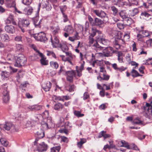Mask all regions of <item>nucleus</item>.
Listing matches in <instances>:
<instances>
[{
    "instance_id": "nucleus-1",
    "label": "nucleus",
    "mask_w": 152,
    "mask_h": 152,
    "mask_svg": "<svg viewBox=\"0 0 152 152\" xmlns=\"http://www.w3.org/2000/svg\"><path fill=\"white\" fill-rule=\"evenodd\" d=\"M65 74L66 76L67 80L70 83L73 82L74 77L76 78L77 76L80 77L82 75L81 72L78 70H77V71L73 70L68 71L65 72Z\"/></svg>"
},
{
    "instance_id": "nucleus-2",
    "label": "nucleus",
    "mask_w": 152,
    "mask_h": 152,
    "mask_svg": "<svg viewBox=\"0 0 152 152\" xmlns=\"http://www.w3.org/2000/svg\"><path fill=\"white\" fill-rule=\"evenodd\" d=\"M27 59L23 54H20L15 57L14 66H15L20 67L24 65L26 62Z\"/></svg>"
},
{
    "instance_id": "nucleus-3",
    "label": "nucleus",
    "mask_w": 152,
    "mask_h": 152,
    "mask_svg": "<svg viewBox=\"0 0 152 152\" xmlns=\"http://www.w3.org/2000/svg\"><path fill=\"white\" fill-rule=\"evenodd\" d=\"M93 12L97 16L103 20L105 23L107 22L109 20L108 15L105 12L102 10H93Z\"/></svg>"
},
{
    "instance_id": "nucleus-4",
    "label": "nucleus",
    "mask_w": 152,
    "mask_h": 152,
    "mask_svg": "<svg viewBox=\"0 0 152 152\" xmlns=\"http://www.w3.org/2000/svg\"><path fill=\"white\" fill-rule=\"evenodd\" d=\"M18 26L21 28L22 31L24 32L25 31V28H27L28 30H31L32 28L30 24L29 21L26 20L22 19L19 21L18 23Z\"/></svg>"
},
{
    "instance_id": "nucleus-5",
    "label": "nucleus",
    "mask_w": 152,
    "mask_h": 152,
    "mask_svg": "<svg viewBox=\"0 0 152 152\" xmlns=\"http://www.w3.org/2000/svg\"><path fill=\"white\" fill-rule=\"evenodd\" d=\"M96 39V41L93 38V37L89 36V42L90 45L93 44L94 42H95L92 45V48L93 49L96 51V52H99L100 50L102 49L103 47L97 43Z\"/></svg>"
},
{
    "instance_id": "nucleus-6",
    "label": "nucleus",
    "mask_w": 152,
    "mask_h": 152,
    "mask_svg": "<svg viewBox=\"0 0 152 152\" xmlns=\"http://www.w3.org/2000/svg\"><path fill=\"white\" fill-rule=\"evenodd\" d=\"M34 38L37 40L46 42H47L48 39L46 37V34L44 32H40L34 36Z\"/></svg>"
},
{
    "instance_id": "nucleus-7",
    "label": "nucleus",
    "mask_w": 152,
    "mask_h": 152,
    "mask_svg": "<svg viewBox=\"0 0 152 152\" xmlns=\"http://www.w3.org/2000/svg\"><path fill=\"white\" fill-rule=\"evenodd\" d=\"M100 72L103 73V77L102 78L100 75H99L97 77L98 80L100 81H102V80H108L109 79L110 76L106 74V72L104 66H101L100 67Z\"/></svg>"
},
{
    "instance_id": "nucleus-8",
    "label": "nucleus",
    "mask_w": 152,
    "mask_h": 152,
    "mask_svg": "<svg viewBox=\"0 0 152 152\" xmlns=\"http://www.w3.org/2000/svg\"><path fill=\"white\" fill-rule=\"evenodd\" d=\"M113 48L111 47H107L103 50L104 55L105 56L109 57L112 56L113 53H115Z\"/></svg>"
},
{
    "instance_id": "nucleus-9",
    "label": "nucleus",
    "mask_w": 152,
    "mask_h": 152,
    "mask_svg": "<svg viewBox=\"0 0 152 152\" xmlns=\"http://www.w3.org/2000/svg\"><path fill=\"white\" fill-rule=\"evenodd\" d=\"M41 126L44 129L47 130L48 128L53 127L54 126V124L52 122L50 119H48L47 122H42L41 123Z\"/></svg>"
},
{
    "instance_id": "nucleus-10",
    "label": "nucleus",
    "mask_w": 152,
    "mask_h": 152,
    "mask_svg": "<svg viewBox=\"0 0 152 152\" xmlns=\"http://www.w3.org/2000/svg\"><path fill=\"white\" fill-rule=\"evenodd\" d=\"M105 36L103 34L102 35L97 36L96 37L97 42L103 45H106L108 43L109 41L108 40L105 39Z\"/></svg>"
},
{
    "instance_id": "nucleus-11",
    "label": "nucleus",
    "mask_w": 152,
    "mask_h": 152,
    "mask_svg": "<svg viewBox=\"0 0 152 152\" xmlns=\"http://www.w3.org/2000/svg\"><path fill=\"white\" fill-rule=\"evenodd\" d=\"M4 128L7 130H9L10 129L13 132L18 131L17 128L14 125H12L11 122H7L4 125Z\"/></svg>"
},
{
    "instance_id": "nucleus-12",
    "label": "nucleus",
    "mask_w": 152,
    "mask_h": 152,
    "mask_svg": "<svg viewBox=\"0 0 152 152\" xmlns=\"http://www.w3.org/2000/svg\"><path fill=\"white\" fill-rule=\"evenodd\" d=\"M124 42L122 39L116 38L115 39L114 41L113 42L114 46L117 49H119L121 44H124Z\"/></svg>"
},
{
    "instance_id": "nucleus-13",
    "label": "nucleus",
    "mask_w": 152,
    "mask_h": 152,
    "mask_svg": "<svg viewBox=\"0 0 152 152\" xmlns=\"http://www.w3.org/2000/svg\"><path fill=\"white\" fill-rule=\"evenodd\" d=\"M50 29L53 36H56L60 31V28L58 24H54L50 27Z\"/></svg>"
},
{
    "instance_id": "nucleus-14",
    "label": "nucleus",
    "mask_w": 152,
    "mask_h": 152,
    "mask_svg": "<svg viewBox=\"0 0 152 152\" xmlns=\"http://www.w3.org/2000/svg\"><path fill=\"white\" fill-rule=\"evenodd\" d=\"M53 39L52 36L50 38V40L52 43V45L53 47L55 48H57L59 45V40L58 37L56 36H53Z\"/></svg>"
},
{
    "instance_id": "nucleus-15",
    "label": "nucleus",
    "mask_w": 152,
    "mask_h": 152,
    "mask_svg": "<svg viewBox=\"0 0 152 152\" xmlns=\"http://www.w3.org/2000/svg\"><path fill=\"white\" fill-rule=\"evenodd\" d=\"M105 22L103 20L97 18H94V24L93 26H96L99 28H102L104 26V23Z\"/></svg>"
},
{
    "instance_id": "nucleus-16",
    "label": "nucleus",
    "mask_w": 152,
    "mask_h": 152,
    "mask_svg": "<svg viewBox=\"0 0 152 152\" xmlns=\"http://www.w3.org/2000/svg\"><path fill=\"white\" fill-rule=\"evenodd\" d=\"M48 148V145L44 142L39 144L38 145L37 150L39 152H42L46 151Z\"/></svg>"
},
{
    "instance_id": "nucleus-17",
    "label": "nucleus",
    "mask_w": 152,
    "mask_h": 152,
    "mask_svg": "<svg viewBox=\"0 0 152 152\" xmlns=\"http://www.w3.org/2000/svg\"><path fill=\"white\" fill-rule=\"evenodd\" d=\"M96 34H98L97 36H101L102 35V32L96 29V28L93 27L91 28V32L90 33L89 36L94 37Z\"/></svg>"
},
{
    "instance_id": "nucleus-18",
    "label": "nucleus",
    "mask_w": 152,
    "mask_h": 152,
    "mask_svg": "<svg viewBox=\"0 0 152 152\" xmlns=\"http://www.w3.org/2000/svg\"><path fill=\"white\" fill-rule=\"evenodd\" d=\"M52 84L50 82H47L44 83L42 85V87L44 90L45 91H49L51 88Z\"/></svg>"
},
{
    "instance_id": "nucleus-19",
    "label": "nucleus",
    "mask_w": 152,
    "mask_h": 152,
    "mask_svg": "<svg viewBox=\"0 0 152 152\" xmlns=\"http://www.w3.org/2000/svg\"><path fill=\"white\" fill-rule=\"evenodd\" d=\"M5 29L7 32L13 34L15 32V29L13 26L12 25H7L5 27Z\"/></svg>"
},
{
    "instance_id": "nucleus-20",
    "label": "nucleus",
    "mask_w": 152,
    "mask_h": 152,
    "mask_svg": "<svg viewBox=\"0 0 152 152\" xmlns=\"http://www.w3.org/2000/svg\"><path fill=\"white\" fill-rule=\"evenodd\" d=\"M132 123L133 124L141 125L143 124V121L140 118L137 117L133 120Z\"/></svg>"
},
{
    "instance_id": "nucleus-21",
    "label": "nucleus",
    "mask_w": 152,
    "mask_h": 152,
    "mask_svg": "<svg viewBox=\"0 0 152 152\" xmlns=\"http://www.w3.org/2000/svg\"><path fill=\"white\" fill-rule=\"evenodd\" d=\"M57 48H61V50L64 52L67 51L68 50V48L67 45L63 42H61Z\"/></svg>"
},
{
    "instance_id": "nucleus-22",
    "label": "nucleus",
    "mask_w": 152,
    "mask_h": 152,
    "mask_svg": "<svg viewBox=\"0 0 152 152\" xmlns=\"http://www.w3.org/2000/svg\"><path fill=\"white\" fill-rule=\"evenodd\" d=\"M27 108L31 110H38L42 108V106L40 105H36L29 106Z\"/></svg>"
},
{
    "instance_id": "nucleus-23",
    "label": "nucleus",
    "mask_w": 152,
    "mask_h": 152,
    "mask_svg": "<svg viewBox=\"0 0 152 152\" xmlns=\"http://www.w3.org/2000/svg\"><path fill=\"white\" fill-rule=\"evenodd\" d=\"M64 30L69 34H72L74 31V29L71 25H68L66 26Z\"/></svg>"
},
{
    "instance_id": "nucleus-24",
    "label": "nucleus",
    "mask_w": 152,
    "mask_h": 152,
    "mask_svg": "<svg viewBox=\"0 0 152 152\" xmlns=\"http://www.w3.org/2000/svg\"><path fill=\"white\" fill-rule=\"evenodd\" d=\"M7 24L12 23L14 25H16V23L14 20V17L13 16L10 15L9 16L7 19L6 20Z\"/></svg>"
},
{
    "instance_id": "nucleus-25",
    "label": "nucleus",
    "mask_w": 152,
    "mask_h": 152,
    "mask_svg": "<svg viewBox=\"0 0 152 152\" xmlns=\"http://www.w3.org/2000/svg\"><path fill=\"white\" fill-rule=\"evenodd\" d=\"M112 67L116 70L118 71L121 72L125 71L127 69L126 67H124L122 66L120 67H118L116 64L114 63L112 64Z\"/></svg>"
},
{
    "instance_id": "nucleus-26",
    "label": "nucleus",
    "mask_w": 152,
    "mask_h": 152,
    "mask_svg": "<svg viewBox=\"0 0 152 152\" xmlns=\"http://www.w3.org/2000/svg\"><path fill=\"white\" fill-rule=\"evenodd\" d=\"M33 9L31 7L28 6L23 10V13L28 15H30L33 12Z\"/></svg>"
},
{
    "instance_id": "nucleus-27",
    "label": "nucleus",
    "mask_w": 152,
    "mask_h": 152,
    "mask_svg": "<svg viewBox=\"0 0 152 152\" xmlns=\"http://www.w3.org/2000/svg\"><path fill=\"white\" fill-rule=\"evenodd\" d=\"M138 13V9L137 8H134L129 11L128 14L130 16L133 17Z\"/></svg>"
},
{
    "instance_id": "nucleus-28",
    "label": "nucleus",
    "mask_w": 152,
    "mask_h": 152,
    "mask_svg": "<svg viewBox=\"0 0 152 152\" xmlns=\"http://www.w3.org/2000/svg\"><path fill=\"white\" fill-rule=\"evenodd\" d=\"M110 10L111 11V13L114 16H116L119 14L118 9L114 6H112L110 7Z\"/></svg>"
},
{
    "instance_id": "nucleus-29",
    "label": "nucleus",
    "mask_w": 152,
    "mask_h": 152,
    "mask_svg": "<svg viewBox=\"0 0 152 152\" xmlns=\"http://www.w3.org/2000/svg\"><path fill=\"white\" fill-rule=\"evenodd\" d=\"M141 15L143 18L147 20H149L151 18V16L146 12H142Z\"/></svg>"
},
{
    "instance_id": "nucleus-30",
    "label": "nucleus",
    "mask_w": 152,
    "mask_h": 152,
    "mask_svg": "<svg viewBox=\"0 0 152 152\" xmlns=\"http://www.w3.org/2000/svg\"><path fill=\"white\" fill-rule=\"evenodd\" d=\"M147 2H144L143 5L146 8H152V0H147Z\"/></svg>"
},
{
    "instance_id": "nucleus-31",
    "label": "nucleus",
    "mask_w": 152,
    "mask_h": 152,
    "mask_svg": "<svg viewBox=\"0 0 152 152\" xmlns=\"http://www.w3.org/2000/svg\"><path fill=\"white\" fill-rule=\"evenodd\" d=\"M120 16L124 19H125L128 17V14L126 11L124 10H121L119 12Z\"/></svg>"
},
{
    "instance_id": "nucleus-32",
    "label": "nucleus",
    "mask_w": 152,
    "mask_h": 152,
    "mask_svg": "<svg viewBox=\"0 0 152 152\" xmlns=\"http://www.w3.org/2000/svg\"><path fill=\"white\" fill-rule=\"evenodd\" d=\"M2 79L4 80L7 79L9 76V72L4 71L2 72L1 74Z\"/></svg>"
},
{
    "instance_id": "nucleus-33",
    "label": "nucleus",
    "mask_w": 152,
    "mask_h": 152,
    "mask_svg": "<svg viewBox=\"0 0 152 152\" xmlns=\"http://www.w3.org/2000/svg\"><path fill=\"white\" fill-rule=\"evenodd\" d=\"M64 107V105L60 103L56 104L54 106V109L56 110H62Z\"/></svg>"
},
{
    "instance_id": "nucleus-34",
    "label": "nucleus",
    "mask_w": 152,
    "mask_h": 152,
    "mask_svg": "<svg viewBox=\"0 0 152 152\" xmlns=\"http://www.w3.org/2000/svg\"><path fill=\"white\" fill-rule=\"evenodd\" d=\"M38 138L41 139L43 138L45 135L44 132L43 130L40 129L37 132Z\"/></svg>"
},
{
    "instance_id": "nucleus-35",
    "label": "nucleus",
    "mask_w": 152,
    "mask_h": 152,
    "mask_svg": "<svg viewBox=\"0 0 152 152\" xmlns=\"http://www.w3.org/2000/svg\"><path fill=\"white\" fill-rule=\"evenodd\" d=\"M124 22L126 25L129 26L132 23L133 21L132 18L128 17L124 20Z\"/></svg>"
},
{
    "instance_id": "nucleus-36",
    "label": "nucleus",
    "mask_w": 152,
    "mask_h": 152,
    "mask_svg": "<svg viewBox=\"0 0 152 152\" xmlns=\"http://www.w3.org/2000/svg\"><path fill=\"white\" fill-rule=\"evenodd\" d=\"M0 37L2 41H6L9 39V37L7 34L5 33H0Z\"/></svg>"
},
{
    "instance_id": "nucleus-37",
    "label": "nucleus",
    "mask_w": 152,
    "mask_h": 152,
    "mask_svg": "<svg viewBox=\"0 0 152 152\" xmlns=\"http://www.w3.org/2000/svg\"><path fill=\"white\" fill-rule=\"evenodd\" d=\"M41 59H40V62L42 65H46L48 64V61L46 60V58L45 57L44 55L41 56Z\"/></svg>"
},
{
    "instance_id": "nucleus-38",
    "label": "nucleus",
    "mask_w": 152,
    "mask_h": 152,
    "mask_svg": "<svg viewBox=\"0 0 152 152\" xmlns=\"http://www.w3.org/2000/svg\"><path fill=\"white\" fill-rule=\"evenodd\" d=\"M50 66L53 68L57 69L59 65L56 61H51L50 62Z\"/></svg>"
},
{
    "instance_id": "nucleus-39",
    "label": "nucleus",
    "mask_w": 152,
    "mask_h": 152,
    "mask_svg": "<svg viewBox=\"0 0 152 152\" xmlns=\"http://www.w3.org/2000/svg\"><path fill=\"white\" fill-rule=\"evenodd\" d=\"M16 50L18 51L22 52L24 50L23 46L21 44H17L16 45Z\"/></svg>"
},
{
    "instance_id": "nucleus-40",
    "label": "nucleus",
    "mask_w": 152,
    "mask_h": 152,
    "mask_svg": "<svg viewBox=\"0 0 152 152\" xmlns=\"http://www.w3.org/2000/svg\"><path fill=\"white\" fill-rule=\"evenodd\" d=\"M86 142V140L84 138L81 139L80 142H77V145L80 148H81L83 145Z\"/></svg>"
},
{
    "instance_id": "nucleus-41",
    "label": "nucleus",
    "mask_w": 152,
    "mask_h": 152,
    "mask_svg": "<svg viewBox=\"0 0 152 152\" xmlns=\"http://www.w3.org/2000/svg\"><path fill=\"white\" fill-rule=\"evenodd\" d=\"M1 135L0 132V142L3 145L7 146L8 145V142L5 139L1 138Z\"/></svg>"
},
{
    "instance_id": "nucleus-42",
    "label": "nucleus",
    "mask_w": 152,
    "mask_h": 152,
    "mask_svg": "<svg viewBox=\"0 0 152 152\" xmlns=\"http://www.w3.org/2000/svg\"><path fill=\"white\" fill-rule=\"evenodd\" d=\"M152 103V101L150 103H146V106L144 107V110L146 111L147 110L149 111V110L151 109L152 108V106L151 105Z\"/></svg>"
},
{
    "instance_id": "nucleus-43",
    "label": "nucleus",
    "mask_w": 152,
    "mask_h": 152,
    "mask_svg": "<svg viewBox=\"0 0 152 152\" xmlns=\"http://www.w3.org/2000/svg\"><path fill=\"white\" fill-rule=\"evenodd\" d=\"M131 73H132V77H137V76H142V75H141L138 72L135 70L134 69H133L131 71Z\"/></svg>"
},
{
    "instance_id": "nucleus-44",
    "label": "nucleus",
    "mask_w": 152,
    "mask_h": 152,
    "mask_svg": "<svg viewBox=\"0 0 152 152\" xmlns=\"http://www.w3.org/2000/svg\"><path fill=\"white\" fill-rule=\"evenodd\" d=\"M66 72L64 69V67L63 66H60V69L58 72L57 73L58 75H60L61 74L63 75H66L65 74V72Z\"/></svg>"
},
{
    "instance_id": "nucleus-45",
    "label": "nucleus",
    "mask_w": 152,
    "mask_h": 152,
    "mask_svg": "<svg viewBox=\"0 0 152 152\" xmlns=\"http://www.w3.org/2000/svg\"><path fill=\"white\" fill-rule=\"evenodd\" d=\"M123 53L121 52H118V60L119 62L122 63L123 62Z\"/></svg>"
},
{
    "instance_id": "nucleus-46",
    "label": "nucleus",
    "mask_w": 152,
    "mask_h": 152,
    "mask_svg": "<svg viewBox=\"0 0 152 152\" xmlns=\"http://www.w3.org/2000/svg\"><path fill=\"white\" fill-rule=\"evenodd\" d=\"M16 56H14V55L11 54H8L7 55L6 58L7 60L14 61H15V57Z\"/></svg>"
},
{
    "instance_id": "nucleus-47",
    "label": "nucleus",
    "mask_w": 152,
    "mask_h": 152,
    "mask_svg": "<svg viewBox=\"0 0 152 152\" xmlns=\"http://www.w3.org/2000/svg\"><path fill=\"white\" fill-rule=\"evenodd\" d=\"M121 145H120L121 147H124L127 148L128 149L129 148V146L128 145L127 142L124 140H122L121 141Z\"/></svg>"
},
{
    "instance_id": "nucleus-48",
    "label": "nucleus",
    "mask_w": 152,
    "mask_h": 152,
    "mask_svg": "<svg viewBox=\"0 0 152 152\" xmlns=\"http://www.w3.org/2000/svg\"><path fill=\"white\" fill-rule=\"evenodd\" d=\"M4 87L3 88L4 90L3 92V96H6L7 95V96H9L8 92L7 90V84L4 85Z\"/></svg>"
},
{
    "instance_id": "nucleus-49",
    "label": "nucleus",
    "mask_w": 152,
    "mask_h": 152,
    "mask_svg": "<svg viewBox=\"0 0 152 152\" xmlns=\"http://www.w3.org/2000/svg\"><path fill=\"white\" fill-rule=\"evenodd\" d=\"M24 74V72L22 70H19L17 76V79H19L20 78L23 77V76Z\"/></svg>"
},
{
    "instance_id": "nucleus-50",
    "label": "nucleus",
    "mask_w": 152,
    "mask_h": 152,
    "mask_svg": "<svg viewBox=\"0 0 152 152\" xmlns=\"http://www.w3.org/2000/svg\"><path fill=\"white\" fill-rule=\"evenodd\" d=\"M118 4L121 7L123 6L124 5L127 6L128 4L127 2L124 1L123 0H119Z\"/></svg>"
},
{
    "instance_id": "nucleus-51",
    "label": "nucleus",
    "mask_w": 152,
    "mask_h": 152,
    "mask_svg": "<svg viewBox=\"0 0 152 152\" xmlns=\"http://www.w3.org/2000/svg\"><path fill=\"white\" fill-rule=\"evenodd\" d=\"M60 149L61 147L60 146L54 147L51 148L50 152H56V150L58 152H59Z\"/></svg>"
},
{
    "instance_id": "nucleus-52",
    "label": "nucleus",
    "mask_w": 152,
    "mask_h": 152,
    "mask_svg": "<svg viewBox=\"0 0 152 152\" xmlns=\"http://www.w3.org/2000/svg\"><path fill=\"white\" fill-rule=\"evenodd\" d=\"M53 100L57 101H63V99H62V96H57L56 95H54L53 96Z\"/></svg>"
},
{
    "instance_id": "nucleus-53",
    "label": "nucleus",
    "mask_w": 152,
    "mask_h": 152,
    "mask_svg": "<svg viewBox=\"0 0 152 152\" xmlns=\"http://www.w3.org/2000/svg\"><path fill=\"white\" fill-rule=\"evenodd\" d=\"M142 33L144 35V37H148L151 34H152V33L151 32H149L148 31L146 30H143L142 31Z\"/></svg>"
},
{
    "instance_id": "nucleus-54",
    "label": "nucleus",
    "mask_w": 152,
    "mask_h": 152,
    "mask_svg": "<svg viewBox=\"0 0 152 152\" xmlns=\"http://www.w3.org/2000/svg\"><path fill=\"white\" fill-rule=\"evenodd\" d=\"M10 99L9 96L7 95L6 96H3V101L5 103H7L9 102Z\"/></svg>"
},
{
    "instance_id": "nucleus-55",
    "label": "nucleus",
    "mask_w": 152,
    "mask_h": 152,
    "mask_svg": "<svg viewBox=\"0 0 152 152\" xmlns=\"http://www.w3.org/2000/svg\"><path fill=\"white\" fill-rule=\"evenodd\" d=\"M74 114L75 115L78 117H82L84 115L83 114H81L80 112L76 110L74 111Z\"/></svg>"
},
{
    "instance_id": "nucleus-56",
    "label": "nucleus",
    "mask_w": 152,
    "mask_h": 152,
    "mask_svg": "<svg viewBox=\"0 0 152 152\" xmlns=\"http://www.w3.org/2000/svg\"><path fill=\"white\" fill-rule=\"evenodd\" d=\"M88 18L90 23L92 26H93L94 24V20L93 18L90 16H88Z\"/></svg>"
},
{
    "instance_id": "nucleus-57",
    "label": "nucleus",
    "mask_w": 152,
    "mask_h": 152,
    "mask_svg": "<svg viewBox=\"0 0 152 152\" xmlns=\"http://www.w3.org/2000/svg\"><path fill=\"white\" fill-rule=\"evenodd\" d=\"M129 3H132V4L136 5H139L138 2V0H128Z\"/></svg>"
},
{
    "instance_id": "nucleus-58",
    "label": "nucleus",
    "mask_w": 152,
    "mask_h": 152,
    "mask_svg": "<svg viewBox=\"0 0 152 152\" xmlns=\"http://www.w3.org/2000/svg\"><path fill=\"white\" fill-rule=\"evenodd\" d=\"M15 40L17 42H21L22 40V37L21 36H17L15 37Z\"/></svg>"
},
{
    "instance_id": "nucleus-59",
    "label": "nucleus",
    "mask_w": 152,
    "mask_h": 152,
    "mask_svg": "<svg viewBox=\"0 0 152 152\" xmlns=\"http://www.w3.org/2000/svg\"><path fill=\"white\" fill-rule=\"evenodd\" d=\"M66 7L65 5L61 6L60 7V8L61 10V12L62 14L64 13V12L65 11L66 9Z\"/></svg>"
},
{
    "instance_id": "nucleus-60",
    "label": "nucleus",
    "mask_w": 152,
    "mask_h": 152,
    "mask_svg": "<svg viewBox=\"0 0 152 152\" xmlns=\"http://www.w3.org/2000/svg\"><path fill=\"white\" fill-rule=\"evenodd\" d=\"M41 21L42 20L41 19L39 21H38L37 22H35V23H34V25L35 26V27H36V28H40L41 27L40 23Z\"/></svg>"
},
{
    "instance_id": "nucleus-61",
    "label": "nucleus",
    "mask_w": 152,
    "mask_h": 152,
    "mask_svg": "<svg viewBox=\"0 0 152 152\" xmlns=\"http://www.w3.org/2000/svg\"><path fill=\"white\" fill-rule=\"evenodd\" d=\"M63 18V21L64 22H66L69 20V19L67 15L65 13L62 14Z\"/></svg>"
},
{
    "instance_id": "nucleus-62",
    "label": "nucleus",
    "mask_w": 152,
    "mask_h": 152,
    "mask_svg": "<svg viewBox=\"0 0 152 152\" xmlns=\"http://www.w3.org/2000/svg\"><path fill=\"white\" fill-rule=\"evenodd\" d=\"M89 95L87 92H85L83 94V100H86L89 97Z\"/></svg>"
},
{
    "instance_id": "nucleus-63",
    "label": "nucleus",
    "mask_w": 152,
    "mask_h": 152,
    "mask_svg": "<svg viewBox=\"0 0 152 152\" xmlns=\"http://www.w3.org/2000/svg\"><path fill=\"white\" fill-rule=\"evenodd\" d=\"M9 68L11 73L15 72L17 71V69L13 68L11 66H9Z\"/></svg>"
},
{
    "instance_id": "nucleus-64",
    "label": "nucleus",
    "mask_w": 152,
    "mask_h": 152,
    "mask_svg": "<svg viewBox=\"0 0 152 152\" xmlns=\"http://www.w3.org/2000/svg\"><path fill=\"white\" fill-rule=\"evenodd\" d=\"M147 46L148 47L152 46V39H150L146 41Z\"/></svg>"
}]
</instances>
